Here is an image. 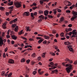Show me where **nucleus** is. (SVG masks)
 Listing matches in <instances>:
<instances>
[{
  "instance_id": "obj_1",
  "label": "nucleus",
  "mask_w": 77,
  "mask_h": 77,
  "mask_svg": "<svg viewBox=\"0 0 77 77\" xmlns=\"http://www.w3.org/2000/svg\"><path fill=\"white\" fill-rule=\"evenodd\" d=\"M65 66L66 67L69 66L66 68V69L67 73H68V74H69L71 71V69H72V65H71L70 64H67Z\"/></svg>"
},
{
  "instance_id": "obj_2",
  "label": "nucleus",
  "mask_w": 77,
  "mask_h": 77,
  "mask_svg": "<svg viewBox=\"0 0 77 77\" xmlns=\"http://www.w3.org/2000/svg\"><path fill=\"white\" fill-rule=\"evenodd\" d=\"M72 35L71 36L72 38L73 37H77V30L76 29H74L73 30L72 32H69V36H71V35H72Z\"/></svg>"
},
{
  "instance_id": "obj_3",
  "label": "nucleus",
  "mask_w": 77,
  "mask_h": 77,
  "mask_svg": "<svg viewBox=\"0 0 77 77\" xmlns=\"http://www.w3.org/2000/svg\"><path fill=\"white\" fill-rule=\"evenodd\" d=\"M72 13L73 16V17L71 18V21H74L75 19H76V18H77V12L74 11H73Z\"/></svg>"
},
{
  "instance_id": "obj_4",
  "label": "nucleus",
  "mask_w": 77,
  "mask_h": 77,
  "mask_svg": "<svg viewBox=\"0 0 77 77\" xmlns=\"http://www.w3.org/2000/svg\"><path fill=\"white\" fill-rule=\"evenodd\" d=\"M21 2H14V4L17 8H19L20 7H21Z\"/></svg>"
},
{
  "instance_id": "obj_5",
  "label": "nucleus",
  "mask_w": 77,
  "mask_h": 77,
  "mask_svg": "<svg viewBox=\"0 0 77 77\" xmlns=\"http://www.w3.org/2000/svg\"><path fill=\"white\" fill-rule=\"evenodd\" d=\"M64 2L65 3V5L66 6H71V3L70 2L68 1H66Z\"/></svg>"
},
{
  "instance_id": "obj_6",
  "label": "nucleus",
  "mask_w": 77,
  "mask_h": 77,
  "mask_svg": "<svg viewBox=\"0 0 77 77\" xmlns=\"http://www.w3.org/2000/svg\"><path fill=\"white\" fill-rule=\"evenodd\" d=\"M67 47L69 48L70 51H73V49H72V46H71L70 45H67Z\"/></svg>"
},
{
  "instance_id": "obj_7",
  "label": "nucleus",
  "mask_w": 77,
  "mask_h": 77,
  "mask_svg": "<svg viewBox=\"0 0 77 77\" xmlns=\"http://www.w3.org/2000/svg\"><path fill=\"white\" fill-rule=\"evenodd\" d=\"M11 38H12V39H14V40L17 39V38H18L17 36H15V35H11Z\"/></svg>"
},
{
  "instance_id": "obj_8",
  "label": "nucleus",
  "mask_w": 77,
  "mask_h": 77,
  "mask_svg": "<svg viewBox=\"0 0 77 77\" xmlns=\"http://www.w3.org/2000/svg\"><path fill=\"white\" fill-rule=\"evenodd\" d=\"M8 63L10 64H13L14 63V60L12 59H10L8 60Z\"/></svg>"
},
{
  "instance_id": "obj_9",
  "label": "nucleus",
  "mask_w": 77,
  "mask_h": 77,
  "mask_svg": "<svg viewBox=\"0 0 77 77\" xmlns=\"http://www.w3.org/2000/svg\"><path fill=\"white\" fill-rule=\"evenodd\" d=\"M65 61L66 62H69L70 63H72V61L69 59L68 58H66V59H65Z\"/></svg>"
},
{
  "instance_id": "obj_10",
  "label": "nucleus",
  "mask_w": 77,
  "mask_h": 77,
  "mask_svg": "<svg viewBox=\"0 0 77 77\" xmlns=\"http://www.w3.org/2000/svg\"><path fill=\"white\" fill-rule=\"evenodd\" d=\"M44 13L45 15V16H47L48 14H49V11L48 10H45L44 11Z\"/></svg>"
},
{
  "instance_id": "obj_11",
  "label": "nucleus",
  "mask_w": 77,
  "mask_h": 77,
  "mask_svg": "<svg viewBox=\"0 0 77 77\" xmlns=\"http://www.w3.org/2000/svg\"><path fill=\"white\" fill-rule=\"evenodd\" d=\"M23 15H25L26 16H29L30 14L29 13V12H25L24 13H23Z\"/></svg>"
},
{
  "instance_id": "obj_12",
  "label": "nucleus",
  "mask_w": 77,
  "mask_h": 77,
  "mask_svg": "<svg viewBox=\"0 0 77 77\" xmlns=\"http://www.w3.org/2000/svg\"><path fill=\"white\" fill-rule=\"evenodd\" d=\"M21 38H22V39H23L25 40V41L24 42V43H26V42H27V38H26L25 37H21Z\"/></svg>"
},
{
  "instance_id": "obj_13",
  "label": "nucleus",
  "mask_w": 77,
  "mask_h": 77,
  "mask_svg": "<svg viewBox=\"0 0 77 77\" xmlns=\"http://www.w3.org/2000/svg\"><path fill=\"white\" fill-rule=\"evenodd\" d=\"M18 26H17L14 29V32H18Z\"/></svg>"
},
{
  "instance_id": "obj_14",
  "label": "nucleus",
  "mask_w": 77,
  "mask_h": 77,
  "mask_svg": "<svg viewBox=\"0 0 77 77\" xmlns=\"http://www.w3.org/2000/svg\"><path fill=\"white\" fill-rule=\"evenodd\" d=\"M39 18H40L41 19H42V20H43L44 19V16H43V15H41L40 16L38 17Z\"/></svg>"
},
{
  "instance_id": "obj_15",
  "label": "nucleus",
  "mask_w": 77,
  "mask_h": 77,
  "mask_svg": "<svg viewBox=\"0 0 77 77\" xmlns=\"http://www.w3.org/2000/svg\"><path fill=\"white\" fill-rule=\"evenodd\" d=\"M3 39L1 38H0V45H3Z\"/></svg>"
},
{
  "instance_id": "obj_16",
  "label": "nucleus",
  "mask_w": 77,
  "mask_h": 77,
  "mask_svg": "<svg viewBox=\"0 0 77 77\" xmlns=\"http://www.w3.org/2000/svg\"><path fill=\"white\" fill-rule=\"evenodd\" d=\"M44 38L46 39H49L50 37L48 36H47L46 35H44Z\"/></svg>"
},
{
  "instance_id": "obj_17",
  "label": "nucleus",
  "mask_w": 77,
  "mask_h": 77,
  "mask_svg": "<svg viewBox=\"0 0 77 77\" xmlns=\"http://www.w3.org/2000/svg\"><path fill=\"white\" fill-rule=\"evenodd\" d=\"M8 6H11L13 5V2L11 1L9 3H8Z\"/></svg>"
},
{
  "instance_id": "obj_18",
  "label": "nucleus",
  "mask_w": 77,
  "mask_h": 77,
  "mask_svg": "<svg viewBox=\"0 0 77 77\" xmlns=\"http://www.w3.org/2000/svg\"><path fill=\"white\" fill-rule=\"evenodd\" d=\"M37 5V4L35 3H34L32 4V5H30L31 7H32V6H36Z\"/></svg>"
},
{
  "instance_id": "obj_19",
  "label": "nucleus",
  "mask_w": 77,
  "mask_h": 77,
  "mask_svg": "<svg viewBox=\"0 0 77 77\" xmlns=\"http://www.w3.org/2000/svg\"><path fill=\"white\" fill-rule=\"evenodd\" d=\"M57 10V9H54L53 10V11L54 12L53 13L54 14H56V13H57V11H56Z\"/></svg>"
},
{
  "instance_id": "obj_20",
  "label": "nucleus",
  "mask_w": 77,
  "mask_h": 77,
  "mask_svg": "<svg viewBox=\"0 0 77 77\" xmlns=\"http://www.w3.org/2000/svg\"><path fill=\"white\" fill-rule=\"evenodd\" d=\"M5 71H3L1 75L2 76H4L5 75Z\"/></svg>"
},
{
  "instance_id": "obj_21",
  "label": "nucleus",
  "mask_w": 77,
  "mask_h": 77,
  "mask_svg": "<svg viewBox=\"0 0 77 77\" xmlns=\"http://www.w3.org/2000/svg\"><path fill=\"white\" fill-rule=\"evenodd\" d=\"M70 44V42H64V44H65V45H69V44Z\"/></svg>"
},
{
  "instance_id": "obj_22",
  "label": "nucleus",
  "mask_w": 77,
  "mask_h": 77,
  "mask_svg": "<svg viewBox=\"0 0 77 77\" xmlns=\"http://www.w3.org/2000/svg\"><path fill=\"white\" fill-rule=\"evenodd\" d=\"M0 9L1 11H3L5 10V8L4 7H0Z\"/></svg>"
},
{
  "instance_id": "obj_23",
  "label": "nucleus",
  "mask_w": 77,
  "mask_h": 77,
  "mask_svg": "<svg viewBox=\"0 0 77 77\" xmlns=\"http://www.w3.org/2000/svg\"><path fill=\"white\" fill-rule=\"evenodd\" d=\"M35 56H36V54H35V53H33L32 55V57H33V58L35 57Z\"/></svg>"
},
{
  "instance_id": "obj_24",
  "label": "nucleus",
  "mask_w": 77,
  "mask_h": 77,
  "mask_svg": "<svg viewBox=\"0 0 77 77\" xmlns=\"http://www.w3.org/2000/svg\"><path fill=\"white\" fill-rule=\"evenodd\" d=\"M43 41H44V40L41 39L39 41H38V44H41V42H42Z\"/></svg>"
},
{
  "instance_id": "obj_25",
  "label": "nucleus",
  "mask_w": 77,
  "mask_h": 77,
  "mask_svg": "<svg viewBox=\"0 0 77 77\" xmlns=\"http://www.w3.org/2000/svg\"><path fill=\"white\" fill-rule=\"evenodd\" d=\"M16 26H17V25H16V24H12L11 27L12 28H14V27H15Z\"/></svg>"
},
{
  "instance_id": "obj_26",
  "label": "nucleus",
  "mask_w": 77,
  "mask_h": 77,
  "mask_svg": "<svg viewBox=\"0 0 77 77\" xmlns=\"http://www.w3.org/2000/svg\"><path fill=\"white\" fill-rule=\"evenodd\" d=\"M60 36L61 37H64V33L63 32H62L60 34Z\"/></svg>"
},
{
  "instance_id": "obj_27",
  "label": "nucleus",
  "mask_w": 77,
  "mask_h": 77,
  "mask_svg": "<svg viewBox=\"0 0 77 77\" xmlns=\"http://www.w3.org/2000/svg\"><path fill=\"white\" fill-rule=\"evenodd\" d=\"M23 30H21L19 32L18 35H21L22 33H23Z\"/></svg>"
},
{
  "instance_id": "obj_28",
  "label": "nucleus",
  "mask_w": 77,
  "mask_h": 77,
  "mask_svg": "<svg viewBox=\"0 0 77 77\" xmlns=\"http://www.w3.org/2000/svg\"><path fill=\"white\" fill-rule=\"evenodd\" d=\"M45 53H43V54L42 55V57H43V58H45Z\"/></svg>"
},
{
  "instance_id": "obj_29",
  "label": "nucleus",
  "mask_w": 77,
  "mask_h": 77,
  "mask_svg": "<svg viewBox=\"0 0 77 77\" xmlns=\"http://www.w3.org/2000/svg\"><path fill=\"white\" fill-rule=\"evenodd\" d=\"M12 75V73L11 72L9 74H8V75L7 77H12L11 75Z\"/></svg>"
},
{
  "instance_id": "obj_30",
  "label": "nucleus",
  "mask_w": 77,
  "mask_h": 77,
  "mask_svg": "<svg viewBox=\"0 0 77 77\" xmlns=\"http://www.w3.org/2000/svg\"><path fill=\"white\" fill-rule=\"evenodd\" d=\"M48 18H53V16L51 15H48Z\"/></svg>"
},
{
  "instance_id": "obj_31",
  "label": "nucleus",
  "mask_w": 77,
  "mask_h": 77,
  "mask_svg": "<svg viewBox=\"0 0 77 77\" xmlns=\"http://www.w3.org/2000/svg\"><path fill=\"white\" fill-rule=\"evenodd\" d=\"M63 20H64V18H63V17H62L60 18V21L62 22V21H63Z\"/></svg>"
},
{
  "instance_id": "obj_32",
  "label": "nucleus",
  "mask_w": 77,
  "mask_h": 77,
  "mask_svg": "<svg viewBox=\"0 0 77 77\" xmlns=\"http://www.w3.org/2000/svg\"><path fill=\"white\" fill-rule=\"evenodd\" d=\"M44 2L42 0H40L39 1V2L41 5H42L44 3Z\"/></svg>"
},
{
  "instance_id": "obj_33",
  "label": "nucleus",
  "mask_w": 77,
  "mask_h": 77,
  "mask_svg": "<svg viewBox=\"0 0 77 77\" xmlns=\"http://www.w3.org/2000/svg\"><path fill=\"white\" fill-rule=\"evenodd\" d=\"M52 33L53 34H55V33H57V32L56 30H53L52 31Z\"/></svg>"
},
{
  "instance_id": "obj_34",
  "label": "nucleus",
  "mask_w": 77,
  "mask_h": 77,
  "mask_svg": "<svg viewBox=\"0 0 77 77\" xmlns=\"http://www.w3.org/2000/svg\"><path fill=\"white\" fill-rule=\"evenodd\" d=\"M25 62V59L24 58H23L21 60V62L23 63Z\"/></svg>"
},
{
  "instance_id": "obj_35",
  "label": "nucleus",
  "mask_w": 77,
  "mask_h": 77,
  "mask_svg": "<svg viewBox=\"0 0 77 77\" xmlns=\"http://www.w3.org/2000/svg\"><path fill=\"white\" fill-rule=\"evenodd\" d=\"M26 62L28 64V63H30V60H26Z\"/></svg>"
},
{
  "instance_id": "obj_36",
  "label": "nucleus",
  "mask_w": 77,
  "mask_h": 77,
  "mask_svg": "<svg viewBox=\"0 0 77 77\" xmlns=\"http://www.w3.org/2000/svg\"><path fill=\"white\" fill-rule=\"evenodd\" d=\"M37 14H38V13L36 12H35L33 13V15L35 16H36Z\"/></svg>"
},
{
  "instance_id": "obj_37",
  "label": "nucleus",
  "mask_w": 77,
  "mask_h": 77,
  "mask_svg": "<svg viewBox=\"0 0 77 77\" xmlns=\"http://www.w3.org/2000/svg\"><path fill=\"white\" fill-rule=\"evenodd\" d=\"M38 7H34L32 8V9L33 10H35V9H36Z\"/></svg>"
},
{
  "instance_id": "obj_38",
  "label": "nucleus",
  "mask_w": 77,
  "mask_h": 77,
  "mask_svg": "<svg viewBox=\"0 0 77 77\" xmlns=\"http://www.w3.org/2000/svg\"><path fill=\"white\" fill-rule=\"evenodd\" d=\"M17 20H18V19L16 18L14 19V20H13V21L14 22V23H15V22H16L17 21Z\"/></svg>"
},
{
  "instance_id": "obj_39",
  "label": "nucleus",
  "mask_w": 77,
  "mask_h": 77,
  "mask_svg": "<svg viewBox=\"0 0 77 77\" xmlns=\"http://www.w3.org/2000/svg\"><path fill=\"white\" fill-rule=\"evenodd\" d=\"M38 14H43V11L40 10L38 11Z\"/></svg>"
},
{
  "instance_id": "obj_40",
  "label": "nucleus",
  "mask_w": 77,
  "mask_h": 77,
  "mask_svg": "<svg viewBox=\"0 0 77 77\" xmlns=\"http://www.w3.org/2000/svg\"><path fill=\"white\" fill-rule=\"evenodd\" d=\"M37 73V71H33L32 72V74L33 75H35L36 74V73Z\"/></svg>"
},
{
  "instance_id": "obj_41",
  "label": "nucleus",
  "mask_w": 77,
  "mask_h": 77,
  "mask_svg": "<svg viewBox=\"0 0 77 77\" xmlns=\"http://www.w3.org/2000/svg\"><path fill=\"white\" fill-rule=\"evenodd\" d=\"M26 70L27 71L26 72L27 73H29V69L27 67H26Z\"/></svg>"
},
{
  "instance_id": "obj_42",
  "label": "nucleus",
  "mask_w": 77,
  "mask_h": 77,
  "mask_svg": "<svg viewBox=\"0 0 77 77\" xmlns=\"http://www.w3.org/2000/svg\"><path fill=\"white\" fill-rule=\"evenodd\" d=\"M43 43L44 44H47V40H45V41H44L43 42Z\"/></svg>"
},
{
  "instance_id": "obj_43",
  "label": "nucleus",
  "mask_w": 77,
  "mask_h": 77,
  "mask_svg": "<svg viewBox=\"0 0 77 77\" xmlns=\"http://www.w3.org/2000/svg\"><path fill=\"white\" fill-rule=\"evenodd\" d=\"M68 30H69V32H71V31L72 30V28H69L68 29Z\"/></svg>"
},
{
  "instance_id": "obj_44",
  "label": "nucleus",
  "mask_w": 77,
  "mask_h": 77,
  "mask_svg": "<svg viewBox=\"0 0 77 77\" xmlns=\"http://www.w3.org/2000/svg\"><path fill=\"white\" fill-rule=\"evenodd\" d=\"M50 64L51 65H54V63L53 62H51L50 63Z\"/></svg>"
},
{
  "instance_id": "obj_45",
  "label": "nucleus",
  "mask_w": 77,
  "mask_h": 77,
  "mask_svg": "<svg viewBox=\"0 0 77 77\" xmlns=\"http://www.w3.org/2000/svg\"><path fill=\"white\" fill-rule=\"evenodd\" d=\"M57 11L58 12H60V13L61 12V10H60V9H58L57 10Z\"/></svg>"
},
{
  "instance_id": "obj_46",
  "label": "nucleus",
  "mask_w": 77,
  "mask_h": 77,
  "mask_svg": "<svg viewBox=\"0 0 77 77\" xmlns=\"http://www.w3.org/2000/svg\"><path fill=\"white\" fill-rule=\"evenodd\" d=\"M72 24H69V25H68V26L69 27H72Z\"/></svg>"
},
{
  "instance_id": "obj_47",
  "label": "nucleus",
  "mask_w": 77,
  "mask_h": 77,
  "mask_svg": "<svg viewBox=\"0 0 77 77\" xmlns=\"http://www.w3.org/2000/svg\"><path fill=\"white\" fill-rule=\"evenodd\" d=\"M70 12H71V11L69 10L66 11V13H68L69 14V13H70Z\"/></svg>"
},
{
  "instance_id": "obj_48",
  "label": "nucleus",
  "mask_w": 77,
  "mask_h": 77,
  "mask_svg": "<svg viewBox=\"0 0 77 77\" xmlns=\"http://www.w3.org/2000/svg\"><path fill=\"white\" fill-rule=\"evenodd\" d=\"M42 21V19H39L38 20V23H40V22H41V21Z\"/></svg>"
},
{
  "instance_id": "obj_49",
  "label": "nucleus",
  "mask_w": 77,
  "mask_h": 77,
  "mask_svg": "<svg viewBox=\"0 0 77 77\" xmlns=\"http://www.w3.org/2000/svg\"><path fill=\"white\" fill-rule=\"evenodd\" d=\"M14 8V6H11L9 7V9H12Z\"/></svg>"
},
{
  "instance_id": "obj_50",
  "label": "nucleus",
  "mask_w": 77,
  "mask_h": 77,
  "mask_svg": "<svg viewBox=\"0 0 77 77\" xmlns=\"http://www.w3.org/2000/svg\"><path fill=\"white\" fill-rule=\"evenodd\" d=\"M8 47H7L6 48H5V52H6L7 51H8Z\"/></svg>"
},
{
  "instance_id": "obj_51",
  "label": "nucleus",
  "mask_w": 77,
  "mask_h": 77,
  "mask_svg": "<svg viewBox=\"0 0 77 77\" xmlns=\"http://www.w3.org/2000/svg\"><path fill=\"white\" fill-rule=\"evenodd\" d=\"M36 38H37V39H42V38L39 37H37Z\"/></svg>"
},
{
  "instance_id": "obj_52",
  "label": "nucleus",
  "mask_w": 77,
  "mask_h": 77,
  "mask_svg": "<svg viewBox=\"0 0 77 77\" xmlns=\"http://www.w3.org/2000/svg\"><path fill=\"white\" fill-rule=\"evenodd\" d=\"M6 36V37L8 38H10V37H11L10 35H7Z\"/></svg>"
},
{
  "instance_id": "obj_53",
  "label": "nucleus",
  "mask_w": 77,
  "mask_h": 77,
  "mask_svg": "<svg viewBox=\"0 0 77 77\" xmlns=\"http://www.w3.org/2000/svg\"><path fill=\"white\" fill-rule=\"evenodd\" d=\"M34 63H35V62L32 61L31 62V63L32 65H34Z\"/></svg>"
},
{
  "instance_id": "obj_54",
  "label": "nucleus",
  "mask_w": 77,
  "mask_h": 77,
  "mask_svg": "<svg viewBox=\"0 0 77 77\" xmlns=\"http://www.w3.org/2000/svg\"><path fill=\"white\" fill-rule=\"evenodd\" d=\"M14 23V22L13 20H12L10 22V24H12V23Z\"/></svg>"
},
{
  "instance_id": "obj_55",
  "label": "nucleus",
  "mask_w": 77,
  "mask_h": 77,
  "mask_svg": "<svg viewBox=\"0 0 77 77\" xmlns=\"http://www.w3.org/2000/svg\"><path fill=\"white\" fill-rule=\"evenodd\" d=\"M14 34V31H11V32L10 35H13Z\"/></svg>"
},
{
  "instance_id": "obj_56",
  "label": "nucleus",
  "mask_w": 77,
  "mask_h": 77,
  "mask_svg": "<svg viewBox=\"0 0 77 77\" xmlns=\"http://www.w3.org/2000/svg\"><path fill=\"white\" fill-rule=\"evenodd\" d=\"M65 37H66L67 39H69V36L68 35H66Z\"/></svg>"
},
{
  "instance_id": "obj_57",
  "label": "nucleus",
  "mask_w": 77,
  "mask_h": 77,
  "mask_svg": "<svg viewBox=\"0 0 77 77\" xmlns=\"http://www.w3.org/2000/svg\"><path fill=\"white\" fill-rule=\"evenodd\" d=\"M2 27H3V28L4 29H5L6 28V26H5L2 25Z\"/></svg>"
},
{
  "instance_id": "obj_58",
  "label": "nucleus",
  "mask_w": 77,
  "mask_h": 77,
  "mask_svg": "<svg viewBox=\"0 0 77 77\" xmlns=\"http://www.w3.org/2000/svg\"><path fill=\"white\" fill-rule=\"evenodd\" d=\"M53 58H51L49 60V62H51V61L53 60Z\"/></svg>"
},
{
  "instance_id": "obj_59",
  "label": "nucleus",
  "mask_w": 77,
  "mask_h": 77,
  "mask_svg": "<svg viewBox=\"0 0 77 77\" xmlns=\"http://www.w3.org/2000/svg\"><path fill=\"white\" fill-rule=\"evenodd\" d=\"M56 38H58L59 37V34L58 33L56 34Z\"/></svg>"
},
{
  "instance_id": "obj_60",
  "label": "nucleus",
  "mask_w": 77,
  "mask_h": 77,
  "mask_svg": "<svg viewBox=\"0 0 77 77\" xmlns=\"http://www.w3.org/2000/svg\"><path fill=\"white\" fill-rule=\"evenodd\" d=\"M65 31L66 32H69V30L68 29H65Z\"/></svg>"
},
{
  "instance_id": "obj_61",
  "label": "nucleus",
  "mask_w": 77,
  "mask_h": 77,
  "mask_svg": "<svg viewBox=\"0 0 77 77\" xmlns=\"http://www.w3.org/2000/svg\"><path fill=\"white\" fill-rule=\"evenodd\" d=\"M22 48H21L18 47V50H20V51L22 50Z\"/></svg>"
},
{
  "instance_id": "obj_62",
  "label": "nucleus",
  "mask_w": 77,
  "mask_h": 77,
  "mask_svg": "<svg viewBox=\"0 0 77 77\" xmlns=\"http://www.w3.org/2000/svg\"><path fill=\"white\" fill-rule=\"evenodd\" d=\"M65 39L66 38H65V37L62 38H61V40H65Z\"/></svg>"
},
{
  "instance_id": "obj_63",
  "label": "nucleus",
  "mask_w": 77,
  "mask_h": 77,
  "mask_svg": "<svg viewBox=\"0 0 77 77\" xmlns=\"http://www.w3.org/2000/svg\"><path fill=\"white\" fill-rule=\"evenodd\" d=\"M29 41H34V40L32 38H29Z\"/></svg>"
},
{
  "instance_id": "obj_64",
  "label": "nucleus",
  "mask_w": 77,
  "mask_h": 77,
  "mask_svg": "<svg viewBox=\"0 0 77 77\" xmlns=\"http://www.w3.org/2000/svg\"><path fill=\"white\" fill-rule=\"evenodd\" d=\"M10 32V29H9L7 32V34L9 35V32Z\"/></svg>"
}]
</instances>
